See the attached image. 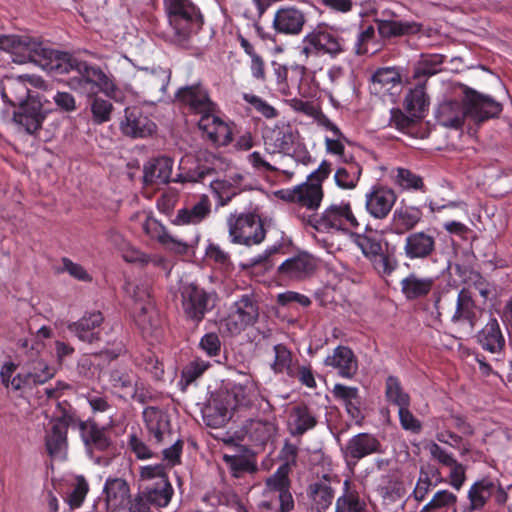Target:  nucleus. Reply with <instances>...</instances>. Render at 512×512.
Segmentation results:
<instances>
[{
	"label": "nucleus",
	"mask_w": 512,
	"mask_h": 512,
	"mask_svg": "<svg viewBox=\"0 0 512 512\" xmlns=\"http://www.w3.org/2000/svg\"><path fill=\"white\" fill-rule=\"evenodd\" d=\"M0 49L8 52L17 64L33 62L44 69L71 73L67 85L80 95L94 97L100 91L115 97L116 85L99 67L53 50L28 35L1 34Z\"/></svg>",
	"instance_id": "nucleus-1"
},
{
	"label": "nucleus",
	"mask_w": 512,
	"mask_h": 512,
	"mask_svg": "<svg viewBox=\"0 0 512 512\" xmlns=\"http://www.w3.org/2000/svg\"><path fill=\"white\" fill-rule=\"evenodd\" d=\"M503 106L489 95L465 87L459 99H445L436 110L438 123L447 128H460L466 117L477 122L497 117Z\"/></svg>",
	"instance_id": "nucleus-2"
},
{
	"label": "nucleus",
	"mask_w": 512,
	"mask_h": 512,
	"mask_svg": "<svg viewBox=\"0 0 512 512\" xmlns=\"http://www.w3.org/2000/svg\"><path fill=\"white\" fill-rule=\"evenodd\" d=\"M258 405L264 412L271 411L270 403L260 394L258 383L247 377L242 383H234L226 393L225 404L214 400L205 412L207 425L222 427L231 417V411L244 408L251 409Z\"/></svg>",
	"instance_id": "nucleus-3"
},
{
	"label": "nucleus",
	"mask_w": 512,
	"mask_h": 512,
	"mask_svg": "<svg viewBox=\"0 0 512 512\" xmlns=\"http://www.w3.org/2000/svg\"><path fill=\"white\" fill-rule=\"evenodd\" d=\"M168 16L170 38L183 45L202 27L203 16L191 0H163Z\"/></svg>",
	"instance_id": "nucleus-4"
},
{
	"label": "nucleus",
	"mask_w": 512,
	"mask_h": 512,
	"mask_svg": "<svg viewBox=\"0 0 512 512\" xmlns=\"http://www.w3.org/2000/svg\"><path fill=\"white\" fill-rule=\"evenodd\" d=\"M298 218L305 226L321 233L348 231L359 227V222L348 201L331 203L319 214H298Z\"/></svg>",
	"instance_id": "nucleus-5"
},
{
	"label": "nucleus",
	"mask_w": 512,
	"mask_h": 512,
	"mask_svg": "<svg viewBox=\"0 0 512 512\" xmlns=\"http://www.w3.org/2000/svg\"><path fill=\"white\" fill-rule=\"evenodd\" d=\"M176 298L187 320L200 323L207 313L211 312L217 302L218 295L214 290H206L195 282L181 281Z\"/></svg>",
	"instance_id": "nucleus-6"
},
{
	"label": "nucleus",
	"mask_w": 512,
	"mask_h": 512,
	"mask_svg": "<svg viewBox=\"0 0 512 512\" xmlns=\"http://www.w3.org/2000/svg\"><path fill=\"white\" fill-rule=\"evenodd\" d=\"M192 158L189 156L183 157L180 161L181 170L172 178L173 160L169 157L162 156L155 159L144 167V181L146 184H166L170 181L175 183L185 182H201L206 175L211 174L212 170L205 167H197L195 170H185L184 164L189 162Z\"/></svg>",
	"instance_id": "nucleus-7"
},
{
	"label": "nucleus",
	"mask_w": 512,
	"mask_h": 512,
	"mask_svg": "<svg viewBox=\"0 0 512 512\" xmlns=\"http://www.w3.org/2000/svg\"><path fill=\"white\" fill-rule=\"evenodd\" d=\"M344 51L345 40L324 23L306 34L299 47V55L305 62L320 55L335 58Z\"/></svg>",
	"instance_id": "nucleus-8"
},
{
	"label": "nucleus",
	"mask_w": 512,
	"mask_h": 512,
	"mask_svg": "<svg viewBox=\"0 0 512 512\" xmlns=\"http://www.w3.org/2000/svg\"><path fill=\"white\" fill-rule=\"evenodd\" d=\"M139 476L143 483L140 494L153 506L167 507L174 495V489L169 481L166 466L163 464L142 466Z\"/></svg>",
	"instance_id": "nucleus-9"
},
{
	"label": "nucleus",
	"mask_w": 512,
	"mask_h": 512,
	"mask_svg": "<svg viewBox=\"0 0 512 512\" xmlns=\"http://www.w3.org/2000/svg\"><path fill=\"white\" fill-rule=\"evenodd\" d=\"M170 78L169 69L140 68L134 74L132 89L146 102L154 104L164 99Z\"/></svg>",
	"instance_id": "nucleus-10"
},
{
	"label": "nucleus",
	"mask_w": 512,
	"mask_h": 512,
	"mask_svg": "<svg viewBox=\"0 0 512 512\" xmlns=\"http://www.w3.org/2000/svg\"><path fill=\"white\" fill-rule=\"evenodd\" d=\"M227 227L233 244L252 246L260 244L265 239L263 223L255 213L230 214L227 218Z\"/></svg>",
	"instance_id": "nucleus-11"
},
{
	"label": "nucleus",
	"mask_w": 512,
	"mask_h": 512,
	"mask_svg": "<svg viewBox=\"0 0 512 512\" xmlns=\"http://www.w3.org/2000/svg\"><path fill=\"white\" fill-rule=\"evenodd\" d=\"M259 319V304L252 293L241 295L234 301L227 316L221 321V327L230 335H238L253 326Z\"/></svg>",
	"instance_id": "nucleus-12"
},
{
	"label": "nucleus",
	"mask_w": 512,
	"mask_h": 512,
	"mask_svg": "<svg viewBox=\"0 0 512 512\" xmlns=\"http://www.w3.org/2000/svg\"><path fill=\"white\" fill-rule=\"evenodd\" d=\"M109 384L112 393L125 401L134 400L145 404L151 398L145 383L127 367L112 369L109 373Z\"/></svg>",
	"instance_id": "nucleus-13"
},
{
	"label": "nucleus",
	"mask_w": 512,
	"mask_h": 512,
	"mask_svg": "<svg viewBox=\"0 0 512 512\" xmlns=\"http://www.w3.org/2000/svg\"><path fill=\"white\" fill-rule=\"evenodd\" d=\"M28 84L37 88H44L45 86L44 80L39 76L19 75L16 77H4L0 82V94L3 101L15 107L28 103V100H35Z\"/></svg>",
	"instance_id": "nucleus-14"
},
{
	"label": "nucleus",
	"mask_w": 512,
	"mask_h": 512,
	"mask_svg": "<svg viewBox=\"0 0 512 512\" xmlns=\"http://www.w3.org/2000/svg\"><path fill=\"white\" fill-rule=\"evenodd\" d=\"M492 497L498 505H503L506 503L508 495L504 488L492 479L483 478L474 482L468 489L469 504L465 507L464 512L482 510Z\"/></svg>",
	"instance_id": "nucleus-15"
},
{
	"label": "nucleus",
	"mask_w": 512,
	"mask_h": 512,
	"mask_svg": "<svg viewBox=\"0 0 512 512\" xmlns=\"http://www.w3.org/2000/svg\"><path fill=\"white\" fill-rule=\"evenodd\" d=\"M437 248L436 232L432 229L409 233L403 242V254L408 260H426L432 257Z\"/></svg>",
	"instance_id": "nucleus-16"
},
{
	"label": "nucleus",
	"mask_w": 512,
	"mask_h": 512,
	"mask_svg": "<svg viewBox=\"0 0 512 512\" xmlns=\"http://www.w3.org/2000/svg\"><path fill=\"white\" fill-rule=\"evenodd\" d=\"M279 197L287 202L297 204L307 210L316 211L323 200L322 184L305 182L291 189L279 191Z\"/></svg>",
	"instance_id": "nucleus-17"
},
{
	"label": "nucleus",
	"mask_w": 512,
	"mask_h": 512,
	"mask_svg": "<svg viewBox=\"0 0 512 512\" xmlns=\"http://www.w3.org/2000/svg\"><path fill=\"white\" fill-rule=\"evenodd\" d=\"M266 152L287 154L291 151L298 138V132L289 124L280 122L267 128L263 135Z\"/></svg>",
	"instance_id": "nucleus-18"
},
{
	"label": "nucleus",
	"mask_w": 512,
	"mask_h": 512,
	"mask_svg": "<svg viewBox=\"0 0 512 512\" xmlns=\"http://www.w3.org/2000/svg\"><path fill=\"white\" fill-rule=\"evenodd\" d=\"M176 96L195 114L204 116L209 112L216 111V105L210 99L207 89L200 84L182 87Z\"/></svg>",
	"instance_id": "nucleus-19"
},
{
	"label": "nucleus",
	"mask_w": 512,
	"mask_h": 512,
	"mask_svg": "<svg viewBox=\"0 0 512 512\" xmlns=\"http://www.w3.org/2000/svg\"><path fill=\"white\" fill-rule=\"evenodd\" d=\"M397 200L396 193L388 187H374L365 195V208L375 219H385Z\"/></svg>",
	"instance_id": "nucleus-20"
},
{
	"label": "nucleus",
	"mask_w": 512,
	"mask_h": 512,
	"mask_svg": "<svg viewBox=\"0 0 512 512\" xmlns=\"http://www.w3.org/2000/svg\"><path fill=\"white\" fill-rule=\"evenodd\" d=\"M123 134L132 138H144L154 133L155 123L143 114L138 107L125 109L124 119L120 123Z\"/></svg>",
	"instance_id": "nucleus-21"
},
{
	"label": "nucleus",
	"mask_w": 512,
	"mask_h": 512,
	"mask_svg": "<svg viewBox=\"0 0 512 512\" xmlns=\"http://www.w3.org/2000/svg\"><path fill=\"white\" fill-rule=\"evenodd\" d=\"M315 259L307 253H299L285 260L278 267L281 278L289 280H303L310 277L316 270Z\"/></svg>",
	"instance_id": "nucleus-22"
},
{
	"label": "nucleus",
	"mask_w": 512,
	"mask_h": 512,
	"mask_svg": "<svg viewBox=\"0 0 512 512\" xmlns=\"http://www.w3.org/2000/svg\"><path fill=\"white\" fill-rule=\"evenodd\" d=\"M380 441L372 434L359 433L353 436L343 449L347 461H359L360 459L375 453H382Z\"/></svg>",
	"instance_id": "nucleus-23"
},
{
	"label": "nucleus",
	"mask_w": 512,
	"mask_h": 512,
	"mask_svg": "<svg viewBox=\"0 0 512 512\" xmlns=\"http://www.w3.org/2000/svg\"><path fill=\"white\" fill-rule=\"evenodd\" d=\"M400 87L401 76L395 68H379L371 76L370 91L380 97L386 95L394 97L399 92Z\"/></svg>",
	"instance_id": "nucleus-24"
},
{
	"label": "nucleus",
	"mask_w": 512,
	"mask_h": 512,
	"mask_svg": "<svg viewBox=\"0 0 512 512\" xmlns=\"http://www.w3.org/2000/svg\"><path fill=\"white\" fill-rule=\"evenodd\" d=\"M306 18L304 13L294 7L277 10L273 19V27L276 32L285 35H298L301 33Z\"/></svg>",
	"instance_id": "nucleus-25"
},
{
	"label": "nucleus",
	"mask_w": 512,
	"mask_h": 512,
	"mask_svg": "<svg viewBox=\"0 0 512 512\" xmlns=\"http://www.w3.org/2000/svg\"><path fill=\"white\" fill-rule=\"evenodd\" d=\"M450 319L454 324L474 327L476 321V305L473 293L468 288L459 291L455 307L450 311Z\"/></svg>",
	"instance_id": "nucleus-26"
},
{
	"label": "nucleus",
	"mask_w": 512,
	"mask_h": 512,
	"mask_svg": "<svg viewBox=\"0 0 512 512\" xmlns=\"http://www.w3.org/2000/svg\"><path fill=\"white\" fill-rule=\"evenodd\" d=\"M13 120L16 124L22 126L27 133H35L40 129L44 120L40 100H28V103L20 105L18 110L13 113Z\"/></svg>",
	"instance_id": "nucleus-27"
},
{
	"label": "nucleus",
	"mask_w": 512,
	"mask_h": 512,
	"mask_svg": "<svg viewBox=\"0 0 512 512\" xmlns=\"http://www.w3.org/2000/svg\"><path fill=\"white\" fill-rule=\"evenodd\" d=\"M106 509L117 512L123 509L130 498V487L122 478H108L104 485Z\"/></svg>",
	"instance_id": "nucleus-28"
},
{
	"label": "nucleus",
	"mask_w": 512,
	"mask_h": 512,
	"mask_svg": "<svg viewBox=\"0 0 512 512\" xmlns=\"http://www.w3.org/2000/svg\"><path fill=\"white\" fill-rule=\"evenodd\" d=\"M326 366L337 369L339 376L352 379L358 371V361L353 351L346 346H338L332 355L326 357Z\"/></svg>",
	"instance_id": "nucleus-29"
},
{
	"label": "nucleus",
	"mask_w": 512,
	"mask_h": 512,
	"mask_svg": "<svg viewBox=\"0 0 512 512\" xmlns=\"http://www.w3.org/2000/svg\"><path fill=\"white\" fill-rule=\"evenodd\" d=\"M198 126L206 137L214 144L226 145L231 141L230 127L227 123L216 116L215 112H209L206 115L201 116Z\"/></svg>",
	"instance_id": "nucleus-30"
},
{
	"label": "nucleus",
	"mask_w": 512,
	"mask_h": 512,
	"mask_svg": "<svg viewBox=\"0 0 512 512\" xmlns=\"http://www.w3.org/2000/svg\"><path fill=\"white\" fill-rule=\"evenodd\" d=\"M315 412L305 404L293 406L288 416V430L292 436H302L317 425Z\"/></svg>",
	"instance_id": "nucleus-31"
},
{
	"label": "nucleus",
	"mask_w": 512,
	"mask_h": 512,
	"mask_svg": "<svg viewBox=\"0 0 512 512\" xmlns=\"http://www.w3.org/2000/svg\"><path fill=\"white\" fill-rule=\"evenodd\" d=\"M104 318L100 312L85 314L76 322L68 325V330L73 333L80 341L93 343L99 339L97 330L102 324Z\"/></svg>",
	"instance_id": "nucleus-32"
},
{
	"label": "nucleus",
	"mask_w": 512,
	"mask_h": 512,
	"mask_svg": "<svg viewBox=\"0 0 512 512\" xmlns=\"http://www.w3.org/2000/svg\"><path fill=\"white\" fill-rule=\"evenodd\" d=\"M442 482L443 478L438 468L431 465L421 466L411 497L421 503L428 497L432 489Z\"/></svg>",
	"instance_id": "nucleus-33"
},
{
	"label": "nucleus",
	"mask_w": 512,
	"mask_h": 512,
	"mask_svg": "<svg viewBox=\"0 0 512 512\" xmlns=\"http://www.w3.org/2000/svg\"><path fill=\"white\" fill-rule=\"evenodd\" d=\"M145 233L153 239H157L166 248L176 253L184 254L188 250V244L170 235L165 227L153 218H147L143 223Z\"/></svg>",
	"instance_id": "nucleus-34"
},
{
	"label": "nucleus",
	"mask_w": 512,
	"mask_h": 512,
	"mask_svg": "<svg viewBox=\"0 0 512 512\" xmlns=\"http://www.w3.org/2000/svg\"><path fill=\"white\" fill-rule=\"evenodd\" d=\"M81 437L90 456L94 451H107L111 446V439L104 428L95 423H81Z\"/></svg>",
	"instance_id": "nucleus-35"
},
{
	"label": "nucleus",
	"mask_w": 512,
	"mask_h": 512,
	"mask_svg": "<svg viewBox=\"0 0 512 512\" xmlns=\"http://www.w3.org/2000/svg\"><path fill=\"white\" fill-rule=\"evenodd\" d=\"M477 340L480 346L490 353H500L505 347V338L500 325L495 318H491L479 331Z\"/></svg>",
	"instance_id": "nucleus-36"
},
{
	"label": "nucleus",
	"mask_w": 512,
	"mask_h": 512,
	"mask_svg": "<svg viewBox=\"0 0 512 512\" xmlns=\"http://www.w3.org/2000/svg\"><path fill=\"white\" fill-rule=\"evenodd\" d=\"M146 427L155 440L163 442L171 434L170 421L167 414L161 410L148 407L143 412Z\"/></svg>",
	"instance_id": "nucleus-37"
},
{
	"label": "nucleus",
	"mask_w": 512,
	"mask_h": 512,
	"mask_svg": "<svg viewBox=\"0 0 512 512\" xmlns=\"http://www.w3.org/2000/svg\"><path fill=\"white\" fill-rule=\"evenodd\" d=\"M210 212L211 202L206 195H202L191 207L178 210L174 223L176 225H197L206 219Z\"/></svg>",
	"instance_id": "nucleus-38"
},
{
	"label": "nucleus",
	"mask_w": 512,
	"mask_h": 512,
	"mask_svg": "<svg viewBox=\"0 0 512 512\" xmlns=\"http://www.w3.org/2000/svg\"><path fill=\"white\" fill-rule=\"evenodd\" d=\"M435 283L433 277H422L416 273H410L400 282L401 291L408 300H414L428 295Z\"/></svg>",
	"instance_id": "nucleus-39"
},
{
	"label": "nucleus",
	"mask_w": 512,
	"mask_h": 512,
	"mask_svg": "<svg viewBox=\"0 0 512 512\" xmlns=\"http://www.w3.org/2000/svg\"><path fill=\"white\" fill-rule=\"evenodd\" d=\"M342 163L343 166L339 167L334 174L335 183L341 189L352 190L359 182L362 166L352 156L344 158Z\"/></svg>",
	"instance_id": "nucleus-40"
},
{
	"label": "nucleus",
	"mask_w": 512,
	"mask_h": 512,
	"mask_svg": "<svg viewBox=\"0 0 512 512\" xmlns=\"http://www.w3.org/2000/svg\"><path fill=\"white\" fill-rule=\"evenodd\" d=\"M311 508L316 512L325 511L332 503L334 492L326 480L311 483L307 488Z\"/></svg>",
	"instance_id": "nucleus-41"
},
{
	"label": "nucleus",
	"mask_w": 512,
	"mask_h": 512,
	"mask_svg": "<svg viewBox=\"0 0 512 512\" xmlns=\"http://www.w3.org/2000/svg\"><path fill=\"white\" fill-rule=\"evenodd\" d=\"M421 211L411 206L398 207L393 212L392 227L395 233L403 234L413 229L421 220Z\"/></svg>",
	"instance_id": "nucleus-42"
},
{
	"label": "nucleus",
	"mask_w": 512,
	"mask_h": 512,
	"mask_svg": "<svg viewBox=\"0 0 512 512\" xmlns=\"http://www.w3.org/2000/svg\"><path fill=\"white\" fill-rule=\"evenodd\" d=\"M46 448L51 457L64 459L67 450V427L55 423L46 436Z\"/></svg>",
	"instance_id": "nucleus-43"
},
{
	"label": "nucleus",
	"mask_w": 512,
	"mask_h": 512,
	"mask_svg": "<svg viewBox=\"0 0 512 512\" xmlns=\"http://www.w3.org/2000/svg\"><path fill=\"white\" fill-rule=\"evenodd\" d=\"M458 497L447 489L436 491L419 512H457Z\"/></svg>",
	"instance_id": "nucleus-44"
},
{
	"label": "nucleus",
	"mask_w": 512,
	"mask_h": 512,
	"mask_svg": "<svg viewBox=\"0 0 512 512\" xmlns=\"http://www.w3.org/2000/svg\"><path fill=\"white\" fill-rule=\"evenodd\" d=\"M378 32L384 38L415 34L420 31V25L409 21L378 20Z\"/></svg>",
	"instance_id": "nucleus-45"
},
{
	"label": "nucleus",
	"mask_w": 512,
	"mask_h": 512,
	"mask_svg": "<svg viewBox=\"0 0 512 512\" xmlns=\"http://www.w3.org/2000/svg\"><path fill=\"white\" fill-rule=\"evenodd\" d=\"M135 321L143 333L152 334L159 327V315L152 301L134 307Z\"/></svg>",
	"instance_id": "nucleus-46"
},
{
	"label": "nucleus",
	"mask_w": 512,
	"mask_h": 512,
	"mask_svg": "<svg viewBox=\"0 0 512 512\" xmlns=\"http://www.w3.org/2000/svg\"><path fill=\"white\" fill-rule=\"evenodd\" d=\"M385 397L389 403L398 407V409L410 406V396L404 391L399 379L395 376H389L385 382Z\"/></svg>",
	"instance_id": "nucleus-47"
},
{
	"label": "nucleus",
	"mask_w": 512,
	"mask_h": 512,
	"mask_svg": "<svg viewBox=\"0 0 512 512\" xmlns=\"http://www.w3.org/2000/svg\"><path fill=\"white\" fill-rule=\"evenodd\" d=\"M289 471L286 466H279L277 470L266 479L262 497L268 498L274 493H280L290 488Z\"/></svg>",
	"instance_id": "nucleus-48"
},
{
	"label": "nucleus",
	"mask_w": 512,
	"mask_h": 512,
	"mask_svg": "<svg viewBox=\"0 0 512 512\" xmlns=\"http://www.w3.org/2000/svg\"><path fill=\"white\" fill-rule=\"evenodd\" d=\"M429 104L425 88L419 85L412 89L405 98V106L412 117L420 118Z\"/></svg>",
	"instance_id": "nucleus-49"
},
{
	"label": "nucleus",
	"mask_w": 512,
	"mask_h": 512,
	"mask_svg": "<svg viewBox=\"0 0 512 512\" xmlns=\"http://www.w3.org/2000/svg\"><path fill=\"white\" fill-rule=\"evenodd\" d=\"M273 350L274 360L271 363V369L277 374L286 373L288 376H294L295 368L292 366L290 350L283 344L275 345Z\"/></svg>",
	"instance_id": "nucleus-50"
},
{
	"label": "nucleus",
	"mask_w": 512,
	"mask_h": 512,
	"mask_svg": "<svg viewBox=\"0 0 512 512\" xmlns=\"http://www.w3.org/2000/svg\"><path fill=\"white\" fill-rule=\"evenodd\" d=\"M125 291L135 301V307L151 301V285L148 280L127 282Z\"/></svg>",
	"instance_id": "nucleus-51"
},
{
	"label": "nucleus",
	"mask_w": 512,
	"mask_h": 512,
	"mask_svg": "<svg viewBox=\"0 0 512 512\" xmlns=\"http://www.w3.org/2000/svg\"><path fill=\"white\" fill-rule=\"evenodd\" d=\"M225 463L230 469L231 474L239 478L245 473H254L257 468L248 458L240 455H224Z\"/></svg>",
	"instance_id": "nucleus-52"
},
{
	"label": "nucleus",
	"mask_w": 512,
	"mask_h": 512,
	"mask_svg": "<svg viewBox=\"0 0 512 512\" xmlns=\"http://www.w3.org/2000/svg\"><path fill=\"white\" fill-rule=\"evenodd\" d=\"M55 374V368L49 366L42 358L32 360L30 362L28 377L35 383H45Z\"/></svg>",
	"instance_id": "nucleus-53"
},
{
	"label": "nucleus",
	"mask_w": 512,
	"mask_h": 512,
	"mask_svg": "<svg viewBox=\"0 0 512 512\" xmlns=\"http://www.w3.org/2000/svg\"><path fill=\"white\" fill-rule=\"evenodd\" d=\"M366 503L356 492L347 491L336 502L335 512H365Z\"/></svg>",
	"instance_id": "nucleus-54"
},
{
	"label": "nucleus",
	"mask_w": 512,
	"mask_h": 512,
	"mask_svg": "<svg viewBox=\"0 0 512 512\" xmlns=\"http://www.w3.org/2000/svg\"><path fill=\"white\" fill-rule=\"evenodd\" d=\"M210 186L221 206L226 205L239 193V189L228 180H215L210 183Z\"/></svg>",
	"instance_id": "nucleus-55"
},
{
	"label": "nucleus",
	"mask_w": 512,
	"mask_h": 512,
	"mask_svg": "<svg viewBox=\"0 0 512 512\" xmlns=\"http://www.w3.org/2000/svg\"><path fill=\"white\" fill-rule=\"evenodd\" d=\"M113 105L110 101L95 97L91 102L92 119L95 124L108 122L111 118Z\"/></svg>",
	"instance_id": "nucleus-56"
},
{
	"label": "nucleus",
	"mask_w": 512,
	"mask_h": 512,
	"mask_svg": "<svg viewBox=\"0 0 512 512\" xmlns=\"http://www.w3.org/2000/svg\"><path fill=\"white\" fill-rule=\"evenodd\" d=\"M395 183L404 190L421 189L423 186L422 178L408 169L398 168L394 175Z\"/></svg>",
	"instance_id": "nucleus-57"
},
{
	"label": "nucleus",
	"mask_w": 512,
	"mask_h": 512,
	"mask_svg": "<svg viewBox=\"0 0 512 512\" xmlns=\"http://www.w3.org/2000/svg\"><path fill=\"white\" fill-rule=\"evenodd\" d=\"M356 243L365 257H367L370 261H372L383 252L380 241L374 237L360 236L358 237Z\"/></svg>",
	"instance_id": "nucleus-58"
},
{
	"label": "nucleus",
	"mask_w": 512,
	"mask_h": 512,
	"mask_svg": "<svg viewBox=\"0 0 512 512\" xmlns=\"http://www.w3.org/2000/svg\"><path fill=\"white\" fill-rule=\"evenodd\" d=\"M376 491L385 502H395L401 497L396 483L389 476L381 477V482L377 485Z\"/></svg>",
	"instance_id": "nucleus-59"
},
{
	"label": "nucleus",
	"mask_w": 512,
	"mask_h": 512,
	"mask_svg": "<svg viewBox=\"0 0 512 512\" xmlns=\"http://www.w3.org/2000/svg\"><path fill=\"white\" fill-rule=\"evenodd\" d=\"M249 163L257 170L264 171V172H274V171H280L286 175L291 176L292 172L280 167L272 165L265 156L258 152L254 151L248 156Z\"/></svg>",
	"instance_id": "nucleus-60"
},
{
	"label": "nucleus",
	"mask_w": 512,
	"mask_h": 512,
	"mask_svg": "<svg viewBox=\"0 0 512 512\" xmlns=\"http://www.w3.org/2000/svg\"><path fill=\"white\" fill-rule=\"evenodd\" d=\"M398 416L401 427L413 434H419L422 430V423L412 414L409 406L398 409Z\"/></svg>",
	"instance_id": "nucleus-61"
},
{
	"label": "nucleus",
	"mask_w": 512,
	"mask_h": 512,
	"mask_svg": "<svg viewBox=\"0 0 512 512\" xmlns=\"http://www.w3.org/2000/svg\"><path fill=\"white\" fill-rule=\"evenodd\" d=\"M447 467L450 469L447 482L453 489L459 491L466 481V468L457 460Z\"/></svg>",
	"instance_id": "nucleus-62"
},
{
	"label": "nucleus",
	"mask_w": 512,
	"mask_h": 512,
	"mask_svg": "<svg viewBox=\"0 0 512 512\" xmlns=\"http://www.w3.org/2000/svg\"><path fill=\"white\" fill-rule=\"evenodd\" d=\"M374 269L381 276H389L397 268V260L385 253L379 254L371 261Z\"/></svg>",
	"instance_id": "nucleus-63"
},
{
	"label": "nucleus",
	"mask_w": 512,
	"mask_h": 512,
	"mask_svg": "<svg viewBox=\"0 0 512 512\" xmlns=\"http://www.w3.org/2000/svg\"><path fill=\"white\" fill-rule=\"evenodd\" d=\"M88 483L83 476H77L75 485L72 492L69 495V504L72 508H78L83 503L88 493Z\"/></svg>",
	"instance_id": "nucleus-64"
}]
</instances>
